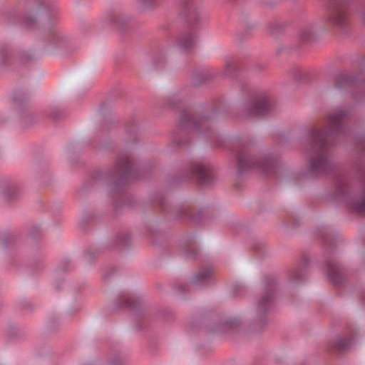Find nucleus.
I'll return each mask as SVG.
<instances>
[{"label":"nucleus","mask_w":365,"mask_h":365,"mask_svg":"<svg viewBox=\"0 0 365 365\" xmlns=\"http://www.w3.org/2000/svg\"><path fill=\"white\" fill-rule=\"evenodd\" d=\"M345 117L342 110H335L312 129L309 143V170L312 173H321L330 168L328 147L332 138L343 131Z\"/></svg>","instance_id":"obj_1"},{"label":"nucleus","mask_w":365,"mask_h":365,"mask_svg":"<svg viewBox=\"0 0 365 365\" xmlns=\"http://www.w3.org/2000/svg\"><path fill=\"white\" fill-rule=\"evenodd\" d=\"M330 6L326 17L328 25L343 29L349 24V0H329Z\"/></svg>","instance_id":"obj_2"},{"label":"nucleus","mask_w":365,"mask_h":365,"mask_svg":"<svg viewBox=\"0 0 365 365\" xmlns=\"http://www.w3.org/2000/svg\"><path fill=\"white\" fill-rule=\"evenodd\" d=\"M237 163L240 171L249 168H258L263 172L269 173L272 167L273 161L269 156L267 155L256 160L243 153H240L237 156Z\"/></svg>","instance_id":"obj_3"},{"label":"nucleus","mask_w":365,"mask_h":365,"mask_svg":"<svg viewBox=\"0 0 365 365\" xmlns=\"http://www.w3.org/2000/svg\"><path fill=\"white\" fill-rule=\"evenodd\" d=\"M270 108L267 96L260 95L250 99L245 106L247 113L252 117L264 115Z\"/></svg>","instance_id":"obj_4"},{"label":"nucleus","mask_w":365,"mask_h":365,"mask_svg":"<svg viewBox=\"0 0 365 365\" xmlns=\"http://www.w3.org/2000/svg\"><path fill=\"white\" fill-rule=\"evenodd\" d=\"M133 166L130 158L126 155H123L117 159L111 175L119 180H124L133 177Z\"/></svg>","instance_id":"obj_5"},{"label":"nucleus","mask_w":365,"mask_h":365,"mask_svg":"<svg viewBox=\"0 0 365 365\" xmlns=\"http://www.w3.org/2000/svg\"><path fill=\"white\" fill-rule=\"evenodd\" d=\"M190 171L193 178L201 184H210L214 178V173L210 165L195 162L191 165Z\"/></svg>","instance_id":"obj_6"},{"label":"nucleus","mask_w":365,"mask_h":365,"mask_svg":"<svg viewBox=\"0 0 365 365\" xmlns=\"http://www.w3.org/2000/svg\"><path fill=\"white\" fill-rule=\"evenodd\" d=\"M274 299V292L272 287L268 288L266 292H264L259 302L258 309L261 313L264 312L271 305Z\"/></svg>","instance_id":"obj_7"},{"label":"nucleus","mask_w":365,"mask_h":365,"mask_svg":"<svg viewBox=\"0 0 365 365\" xmlns=\"http://www.w3.org/2000/svg\"><path fill=\"white\" fill-rule=\"evenodd\" d=\"M327 269L329 279L334 283L339 284L341 280V269L339 266L334 262H328Z\"/></svg>","instance_id":"obj_8"},{"label":"nucleus","mask_w":365,"mask_h":365,"mask_svg":"<svg viewBox=\"0 0 365 365\" xmlns=\"http://www.w3.org/2000/svg\"><path fill=\"white\" fill-rule=\"evenodd\" d=\"M195 41V36L190 32H187L179 35L177 38V44L182 48L187 49L190 48Z\"/></svg>","instance_id":"obj_9"},{"label":"nucleus","mask_w":365,"mask_h":365,"mask_svg":"<svg viewBox=\"0 0 365 365\" xmlns=\"http://www.w3.org/2000/svg\"><path fill=\"white\" fill-rule=\"evenodd\" d=\"M183 120L188 125H193L194 127L200 128V130L203 129L207 126L206 119L202 117L193 116L187 118V116H185L183 118Z\"/></svg>","instance_id":"obj_10"},{"label":"nucleus","mask_w":365,"mask_h":365,"mask_svg":"<svg viewBox=\"0 0 365 365\" xmlns=\"http://www.w3.org/2000/svg\"><path fill=\"white\" fill-rule=\"evenodd\" d=\"M314 32V26H307L301 30L299 33V38L302 41H309L312 38Z\"/></svg>","instance_id":"obj_11"},{"label":"nucleus","mask_w":365,"mask_h":365,"mask_svg":"<svg viewBox=\"0 0 365 365\" xmlns=\"http://www.w3.org/2000/svg\"><path fill=\"white\" fill-rule=\"evenodd\" d=\"M351 343L352 339L341 337L336 342V348L339 351H344L351 346Z\"/></svg>","instance_id":"obj_12"},{"label":"nucleus","mask_w":365,"mask_h":365,"mask_svg":"<svg viewBox=\"0 0 365 365\" xmlns=\"http://www.w3.org/2000/svg\"><path fill=\"white\" fill-rule=\"evenodd\" d=\"M212 275V272L210 269H205L200 271L198 274L195 277L194 282L195 284H201L205 279L210 278Z\"/></svg>","instance_id":"obj_13"},{"label":"nucleus","mask_w":365,"mask_h":365,"mask_svg":"<svg viewBox=\"0 0 365 365\" xmlns=\"http://www.w3.org/2000/svg\"><path fill=\"white\" fill-rule=\"evenodd\" d=\"M155 0H138L140 6L143 9H150L155 6Z\"/></svg>","instance_id":"obj_14"},{"label":"nucleus","mask_w":365,"mask_h":365,"mask_svg":"<svg viewBox=\"0 0 365 365\" xmlns=\"http://www.w3.org/2000/svg\"><path fill=\"white\" fill-rule=\"evenodd\" d=\"M339 79H342L343 81H345L346 83H347L349 81V78L348 76L346 74H345V73L341 74L339 76ZM336 85H337L338 87H340V86H342V85L340 84L339 80H337Z\"/></svg>","instance_id":"obj_15"},{"label":"nucleus","mask_w":365,"mask_h":365,"mask_svg":"<svg viewBox=\"0 0 365 365\" xmlns=\"http://www.w3.org/2000/svg\"><path fill=\"white\" fill-rule=\"evenodd\" d=\"M14 192V187H8L4 191V195H6V197L9 199L11 197V195Z\"/></svg>","instance_id":"obj_16"},{"label":"nucleus","mask_w":365,"mask_h":365,"mask_svg":"<svg viewBox=\"0 0 365 365\" xmlns=\"http://www.w3.org/2000/svg\"><path fill=\"white\" fill-rule=\"evenodd\" d=\"M346 189V185L344 182H341V184H339L338 185L339 192H341V194H344Z\"/></svg>","instance_id":"obj_17"},{"label":"nucleus","mask_w":365,"mask_h":365,"mask_svg":"<svg viewBox=\"0 0 365 365\" xmlns=\"http://www.w3.org/2000/svg\"><path fill=\"white\" fill-rule=\"evenodd\" d=\"M34 21V19L33 17L31 16H26L25 18V20H24V22L26 24V26H29L30 24Z\"/></svg>","instance_id":"obj_18"},{"label":"nucleus","mask_w":365,"mask_h":365,"mask_svg":"<svg viewBox=\"0 0 365 365\" xmlns=\"http://www.w3.org/2000/svg\"><path fill=\"white\" fill-rule=\"evenodd\" d=\"M359 17L362 22L365 24V11H362L361 12H360Z\"/></svg>","instance_id":"obj_19"},{"label":"nucleus","mask_w":365,"mask_h":365,"mask_svg":"<svg viewBox=\"0 0 365 365\" xmlns=\"http://www.w3.org/2000/svg\"><path fill=\"white\" fill-rule=\"evenodd\" d=\"M130 305H131L130 299H126V302H125V304L124 306L125 307H129Z\"/></svg>","instance_id":"obj_20"}]
</instances>
